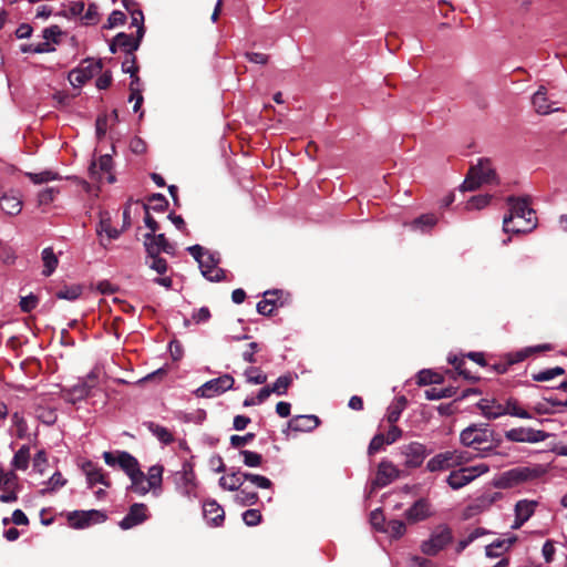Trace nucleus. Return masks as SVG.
<instances>
[{"mask_svg": "<svg viewBox=\"0 0 567 567\" xmlns=\"http://www.w3.org/2000/svg\"><path fill=\"white\" fill-rule=\"evenodd\" d=\"M461 443L478 452L476 456L486 457L502 444V439L488 424H471L460 434Z\"/></svg>", "mask_w": 567, "mask_h": 567, "instance_id": "1", "label": "nucleus"}, {"mask_svg": "<svg viewBox=\"0 0 567 567\" xmlns=\"http://www.w3.org/2000/svg\"><path fill=\"white\" fill-rule=\"evenodd\" d=\"M547 472L546 467L540 464L532 466H517L505 471L493 480L496 488L508 489L517 487L526 482L538 480Z\"/></svg>", "mask_w": 567, "mask_h": 567, "instance_id": "2", "label": "nucleus"}, {"mask_svg": "<svg viewBox=\"0 0 567 567\" xmlns=\"http://www.w3.org/2000/svg\"><path fill=\"white\" fill-rule=\"evenodd\" d=\"M498 176L489 158H480L477 164L471 165L466 177L461 185L463 192H473L484 184H497Z\"/></svg>", "mask_w": 567, "mask_h": 567, "instance_id": "3", "label": "nucleus"}, {"mask_svg": "<svg viewBox=\"0 0 567 567\" xmlns=\"http://www.w3.org/2000/svg\"><path fill=\"white\" fill-rule=\"evenodd\" d=\"M474 455L467 451L454 450L434 455L426 464L430 472L446 471L453 467L463 466L471 462Z\"/></svg>", "mask_w": 567, "mask_h": 567, "instance_id": "4", "label": "nucleus"}, {"mask_svg": "<svg viewBox=\"0 0 567 567\" xmlns=\"http://www.w3.org/2000/svg\"><path fill=\"white\" fill-rule=\"evenodd\" d=\"M453 542L452 529L447 525H439L429 539L422 542L421 551L427 556H436Z\"/></svg>", "mask_w": 567, "mask_h": 567, "instance_id": "5", "label": "nucleus"}, {"mask_svg": "<svg viewBox=\"0 0 567 567\" xmlns=\"http://www.w3.org/2000/svg\"><path fill=\"white\" fill-rule=\"evenodd\" d=\"M506 202L509 206V215L505 216L503 219V230L505 233H511L513 228L512 224L515 219L518 221L522 217H525V215L532 216L536 214L530 207L529 197L508 196Z\"/></svg>", "mask_w": 567, "mask_h": 567, "instance_id": "6", "label": "nucleus"}, {"mask_svg": "<svg viewBox=\"0 0 567 567\" xmlns=\"http://www.w3.org/2000/svg\"><path fill=\"white\" fill-rule=\"evenodd\" d=\"M488 471V465L483 463L475 466H463L458 470L452 471L446 477V483L452 489H460Z\"/></svg>", "mask_w": 567, "mask_h": 567, "instance_id": "7", "label": "nucleus"}, {"mask_svg": "<svg viewBox=\"0 0 567 567\" xmlns=\"http://www.w3.org/2000/svg\"><path fill=\"white\" fill-rule=\"evenodd\" d=\"M103 69L102 60L94 61L85 59L78 69L69 73V81L74 87H79L91 80L96 73Z\"/></svg>", "mask_w": 567, "mask_h": 567, "instance_id": "8", "label": "nucleus"}, {"mask_svg": "<svg viewBox=\"0 0 567 567\" xmlns=\"http://www.w3.org/2000/svg\"><path fill=\"white\" fill-rule=\"evenodd\" d=\"M103 458L109 466L117 465L128 477L140 470L137 458L126 451L104 452Z\"/></svg>", "mask_w": 567, "mask_h": 567, "instance_id": "9", "label": "nucleus"}, {"mask_svg": "<svg viewBox=\"0 0 567 567\" xmlns=\"http://www.w3.org/2000/svg\"><path fill=\"white\" fill-rule=\"evenodd\" d=\"M234 378L226 373L216 379H212L199 386L195 394L198 398H214L234 386Z\"/></svg>", "mask_w": 567, "mask_h": 567, "instance_id": "10", "label": "nucleus"}, {"mask_svg": "<svg viewBox=\"0 0 567 567\" xmlns=\"http://www.w3.org/2000/svg\"><path fill=\"white\" fill-rule=\"evenodd\" d=\"M549 433L530 427H515L505 432V437L509 442L517 443H538L545 441Z\"/></svg>", "mask_w": 567, "mask_h": 567, "instance_id": "11", "label": "nucleus"}, {"mask_svg": "<svg viewBox=\"0 0 567 567\" xmlns=\"http://www.w3.org/2000/svg\"><path fill=\"white\" fill-rule=\"evenodd\" d=\"M220 258L215 254H207L199 262L203 276L209 281H221L225 278V270L218 267Z\"/></svg>", "mask_w": 567, "mask_h": 567, "instance_id": "12", "label": "nucleus"}, {"mask_svg": "<svg viewBox=\"0 0 567 567\" xmlns=\"http://www.w3.org/2000/svg\"><path fill=\"white\" fill-rule=\"evenodd\" d=\"M147 506L143 503H134L131 505L128 513L120 522V527L124 530L131 529L148 518Z\"/></svg>", "mask_w": 567, "mask_h": 567, "instance_id": "13", "label": "nucleus"}, {"mask_svg": "<svg viewBox=\"0 0 567 567\" xmlns=\"http://www.w3.org/2000/svg\"><path fill=\"white\" fill-rule=\"evenodd\" d=\"M399 470L392 462L386 460L381 461L378 466L375 478L372 482V487L381 488L389 485L399 477Z\"/></svg>", "mask_w": 567, "mask_h": 567, "instance_id": "14", "label": "nucleus"}, {"mask_svg": "<svg viewBox=\"0 0 567 567\" xmlns=\"http://www.w3.org/2000/svg\"><path fill=\"white\" fill-rule=\"evenodd\" d=\"M106 516L96 509L87 512L75 511L69 515V522L73 528H84L92 522H104Z\"/></svg>", "mask_w": 567, "mask_h": 567, "instance_id": "15", "label": "nucleus"}, {"mask_svg": "<svg viewBox=\"0 0 567 567\" xmlns=\"http://www.w3.org/2000/svg\"><path fill=\"white\" fill-rule=\"evenodd\" d=\"M402 454L405 456L404 465L410 468L419 467L425 457V447L421 443L412 442L402 446Z\"/></svg>", "mask_w": 567, "mask_h": 567, "instance_id": "16", "label": "nucleus"}, {"mask_svg": "<svg viewBox=\"0 0 567 567\" xmlns=\"http://www.w3.org/2000/svg\"><path fill=\"white\" fill-rule=\"evenodd\" d=\"M203 516L214 527L221 526L225 520V512L215 499H208L203 503Z\"/></svg>", "mask_w": 567, "mask_h": 567, "instance_id": "17", "label": "nucleus"}, {"mask_svg": "<svg viewBox=\"0 0 567 567\" xmlns=\"http://www.w3.org/2000/svg\"><path fill=\"white\" fill-rule=\"evenodd\" d=\"M487 413L489 415V420H495L504 414H509L520 419H532V415L526 410L522 409L517 400L514 399L507 400L506 405L497 404L496 412L488 411Z\"/></svg>", "mask_w": 567, "mask_h": 567, "instance_id": "18", "label": "nucleus"}, {"mask_svg": "<svg viewBox=\"0 0 567 567\" xmlns=\"http://www.w3.org/2000/svg\"><path fill=\"white\" fill-rule=\"evenodd\" d=\"M404 516L411 524L426 519L431 516L430 503L425 498L415 501L413 505L405 511Z\"/></svg>", "mask_w": 567, "mask_h": 567, "instance_id": "19", "label": "nucleus"}, {"mask_svg": "<svg viewBox=\"0 0 567 567\" xmlns=\"http://www.w3.org/2000/svg\"><path fill=\"white\" fill-rule=\"evenodd\" d=\"M112 167H113V159H112L111 155L105 154V155L100 156L99 163L96 164L95 162H92L89 167L91 178L100 179L101 178L100 173H105V174H109L107 182L114 183L115 176L111 173Z\"/></svg>", "mask_w": 567, "mask_h": 567, "instance_id": "20", "label": "nucleus"}, {"mask_svg": "<svg viewBox=\"0 0 567 567\" xmlns=\"http://www.w3.org/2000/svg\"><path fill=\"white\" fill-rule=\"evenodd\" d=\"M0 208L10 216L20 214L22 209V199L18 192L10 190L0 197Z\"/></svg>", "mask_w": 567, "mask_h": 567, "instance_id": "21", "label": "nucleus"}, {"mask_svg": "<svg viewBox=\"0 0 567 567\" xmlns=\"http://www.w3.org/2000/svg\"><path fill=\"white\" fill-rule=\"evenodd\" d=\"M82 468L86 475V480L90 487H92L96 483H100L105 487L111 486V481L107 477V475L103 472L101 467H97L95 464H93V462H85Z\"/></svg>", "mask_w": 567, "mask_h": 567, "instance_id": "22", "label": "nucleus"}, {"mask_svg": "<svg viewBox=\"0 0 567 567\" xmlns=\"http://www.w3.org/2000/svg\"><path fill=\"white\" fill-rule=\"evenodd\" d=\"M320 424L316 415H296L288 422V429L295 432H310Z\"/></svg>", "mask_w": 567, "mask_h": 567, "instance_id": "23", "label": "nucleus"}, {"mask_svg": "<svg viewBox=\"0 0 567 567\" xmlns=\"http://www.w3.org/2000/svg\"><path fill=\"white\" fill-rule=\"evenodd\" d=\"M176 478L183 484L186 494L189 495L194 491L196 487V475L189 461L183 463L182 471L176 473Z\"/></svg>", "mask_w": 567, "mask_h": 567, "instance_id": "24", "label": "nucleus"}, {"mask_svg": "<svg viewBox=\"0 0 567 567\" xmlns=\"http://www.w3.org/2000/svg\"><path fill=\"white\" fill-rule=\"evenodd\" d=\"M533 105L535 107V111L538 114H549L555 111H559L558 107H551V105L548 103L547 99V91L544 86H540L536 93L533 95Z\"/></svg>", "mask_w": 567, "mask_h": 567, "instance_id": "25", "label": "nucleus"}, {"mask_svg": "<svg viewBox=\"0 0 567 567\" xmlns=\"http://www.w3.org/2000/svg\"><path fill=\"white\" fill-rule=\"evenodd\" d=\"M144 426L154 435L157 437V440L168 445L174 442V435L173 433L165 426H162L155 422L148 421L144 422Z\"/></svg>", "mask_w": 567, "mask_h": 567, "instance_id": "26", "label": "nucleus"}, {"mask_svg": "<svg viewBox=\"0 0 567 567\" xmlns=\"http://www.w3.org/2000/svg\"><path fill=\"white\" fill-rule=\"evenodd\" d=\"M245 482L244 473L240 471L233 472L227 476L219 478V486L227 491H239Z\"/></svg>", "mask_w": 567, "mask_h": 567, "instance_id": "27", "label": "nucleus"}, {"mask_svg": "<svg viewBox=\"0 0 567 567\" xmlns=\"http://www.w3.org/2000/svg\"><path fill=\"white\" fill-rule=\"evenodd\" d=\"M130 480L131 485L127 489L135 494L145 495L152 489L147 488V478L141 468L135 474H133V476H130Z\"/></svg>", "mask_w": 567, "mask_h": 567, "instance_id": "28", "label": "nucleus"}, {"mask_svg": "<svg viewBox=\"0 0 567 567\" xmlns=\"http://www.w3.org/2000/svg\"><path fill=\"white\" fill-rule=\"evenodd\" d=\"M279 293H281L280 290H268L264 292V300L257 303L258 313L266 317L272 316L276 307V300L268 299V296H278Z\"/></svg>", "mask_w": 567, "mask_h": 567, "instance_id": "29", "label": "nucleus"}, {"mask_svg": "<svg viewBox=\"0 0 567 567\" xmlns=\"http://www.w3.org/2000/svg\"><path fill=\"white\" fill-rule=\"evenodd\" d=\"M537 506V501L520 499L515 504L514 513L527 522L534 515Z\"/></svg>", "mask_w": 567, "mask_h": 567, "instance_id": "30", "label": "nucleus"}, {"mask_svg": "<svg viewBox=\"0 0 567 567\" xmlns=\"http://www.w3.org/2000/svg\"><path fill=\"white\" fill-rule=\"evenodd\" d=\"M43 270L42 275L45 277L51 276L58 267L59 260L51 247L42 250Z\"/></svg>", "mask_w": 567, "mask_h": 567, "instance_id": "31", "label": "nucleus"}, {"mask_svg": "<svg viewBox=\"0 0 567 567\" xmlns=\"http://www.w3.org/2000/svg\"><path fill=\"white\" fill-rule=\"evenodd\" d=\"M118 48L123 50L126 55L134 54V52L138 49V42L134 41V38L131 34L125 32H120L115 35Z\"/></svg>", "mask_w": 567, "mask_h": 567, "instance_id": "32", "label": "nucleus"}, {"mask_svg": "<svg viewBox=\"0 0 567 567\" xmlns=\"http://www.w3.org/2000/svg\"><path fill=\"white\" fill-rule=\"evenodd\" d=\"M30 461V447L22 445L14 454L11 465L14 470L25 471Z\"/></svg>", "mask_w": 567, "mask_h": 567, "instance_id": "33", "label": "nucleus"}, {"mask_svg": "<svg viewBox=\"0 0 567 567\" xmlns=\"http://www.w3.org/2000/svg\"><path fill=\"white\" fill-rule=\"evenodd\" d=\"M437 224V218L434 214H423L415 218L411 224V228L414 230L426 231L433 228Z\"/></svg>", "mask_w": 567, "mask_h": 567, "instance_id": "34", "label": "nucleus"}, {"mask_svg": "<svg viewBox=\"0 0 567 567\" xmlns=\"http://www.w3.org/2000/svg\"><path fill=\"white\" fill-rule=\"evenodd\" d=\"M164 467L159 464L153 465L148 468L147 474V488L154 492L162 487Z\"/></svg>", "mask_w": 567, "mask_h": 567, "instance_id": "35", "label": "nucleus"}, {"mask_svg": "<svg viewBox=\"0 0 567 567\" xmlns=\"http://www.w3.org/2000/svg\"><path fill=\"white\" fill-rule=\"evenodd\" d=\"M25 176L33 183V184H43L51 181H59L62 177L58 172L45 169L40 173H25Z\"/></svg>", "mask_w": 567, "mask_h": 567, "instance_id": "36", "label": "nucleus"}, {"mask_svg": "<svg viewBox=\"0 0 567 567\" xmlns=\"http://www.w3.org/2000/svg\"><path fill=\"white\" fill-rule=\"evenodd\" d=\"M416 378L419 385L440 384L443 382V377L432 370H422L417 373Z\"/></svg>", "mask_w": 567, "mask_h": 567, "instance_id": "37", "label": "nucleus"}, {"mask_svg": "<svg viewBox=\"0 0 567 567\" xmlns=\"http://www.w3.org/2000/svg\"><path fill=\"white\" fill-rule=\"evenodd\" d=\"M457 389L454 386H447L443 389L431 388L425 390L424 395L427 400H439L443 398H452L456 394Z\"/></svg>", "mask_w": 567, "mask_h": 567, "instance_id": "38", "label": "nucleus"}, {"mask_svg": "<svg viewBox=\"0 0 567 567\" xmlns=\"http://www.w3.org/2000/svg\"><path fill=\"white\" fill-rule=\"evenodd\" d=\"M406 532V526L403 520L400 519H391L386 523L384 533L389 534L392 538H400Z\"/></svg>", "mask_w": 567, "mask_h": 567, "instance_id": "39", "label": "nucleus"}, {"mask_svg": "<svg viewBox=\"0 0 567 567\" xmlns=\"http://www.w3.org/2000/svg\"><path fill=\"white\" fill-rule=\"evenodd\" d=\"M82 293V287L80 285L64 286L55 292L56 298L73 301L78 299Z\"/></svg>", "mask_w": 567, "mask_h": 567, "instance_id": "40", "label": "nucleus"}, {"mask_svg": "<svg viewBox=\"0 0 567 567\" xmlns=\"http://www.w3.org/2000/svg\"><path fill=\"white\" fill-rule=\"evenodd\" d=\"M536 227V216L532 215H525V217H522L518 221H516L515 225H513V228L511 233H526L530 231Z\"/></svg>", "mask_w": 567, "mask_h": 567, "instance_id": "41", "label": "nucleus"}, {"mask_svg": "<svg viewBox=\"0 0 567 567\" xmlns=\"http://www.w3.org/2000/svg\"><path fill=\"white\" fill-rule=\"evenodd\" d=\"M489 532L483 527L475 528L466 538L461 539L456 545V554H461L470 544L481 536L488 534Z\"/></svg>", "mask_w": 567, "mask_h": 567, "instance_id": "42", "label": "nucleus"}, {"mask_svg": "<svg viewBox=\"0 0 567 567\" xmlns=\"http://www.w3.org/2000/svg\"><path fill=\"white\" fill-rule=\"evenodd\" d=\"M259 497L256 492H248L246 488H240L235 496V501L241 506H251L258 502Z\"/></svg>", "mask_w": 567, "mask_h": 567, "instance_id": "43", "label": "nucleus"}, {"mask_svg": "<svg viewBox=\"0 0 567 567\" xmlns=\"http://www.w3.org/2000/svg\"><path fill=\"white\" fill-rule=\"evenodd\" d=\"M140 78L136 74V78H132V81L130 83V101H133L135 96H137V102L133 106V111L136 113L140 111L142 103H143V95L141 93V90L138 89Z\"/></svg>", "mask_w": 567, "mask_h": 567, "instance_id": "44", "label": "nucleus"}, {"mask_svg": "<svg viewBox=\"0 0 567 567\" xmlns=\"http://www.w3.org/2000/svg\"><path fill=\"white\" fill-rule=\"evenodd\" d=\"M11 420H12L13 426L17 430V436L19 439L25 437V435L28 433V423H27L25 419L23 417V415L19 412H14L11 415Z\"/></svg>", "mask_w": 567, "mask_h": 567, "instance_id": "45", "label": "nucleus"}, {"mask_svg": "<svg viewBox=\"0 0 567 567\" xmlns=\"http://www.w3.org/2000/svg\"><path fill=\"white\" fill-rule=\"evenodd\" d=\"M492 197L488 194L472 196L466 203V209H482L489 204Z\"/></svg>", "mask_w": 567, "mask_h": 567, "instance_id": "46", "label": "nucleus"}, {"mask_svg": "<svg viewBox=\"0 0 567 567\" xmlns=\"http://www.w3.org/2000/svg\"><path fill=\"white\" fill-rule=\"evenodd\" d=\"M148 203L151 205L150 209H153L154 212H165L168 207V200L163 194H153L148 197Z\"/></svg>", "mask_w": 567, "mask_h": 567, "instance_id": "47", "label": "nucleus"}, {"mask_svg": "<svg viewBox=\"0 0 567 567\" xmlns=\"http://www.w3.org/2000/svg\"><path fill=\"white\" fill-rule=\"evenodd\" d=\"M292 383V378L290 374L279 377L276 382L270 386L272 393L278 395L285 394Z\"/></svg>", "mask_w": 567, "mask_h": 567, "instance_id": "48", "label": "nucleus"}, {"mask_svg": "<svg viewBox=\"0 0 567 567\" xmlns=\"http://www.w3.org/2000/svg\"><path fill=\"white\" fill-rule=\"evenodd\" d=\"M146 235L151 239H155L156 244L159 245V247L162 248L163 252H165L167 255H174L175 254V246L167 240V238L165 237L164 234L156 235V233L155 234L147 233Z\"/></svg>", "mask_w": 567, "mask_h": 567, "instance_id": "49", "label": "nucleus"}, {"mask_svg": "<svg viewBox=\"0 0 567 567\" xmlns=\"http://www.w3.org/2000/svg\"><path fill=\"white\" fill-rule=\"evenodd\" d=\"M66 484V480L63 477V475L60 472H55L50 480L48 481V487L42 489L41 493H52L56 489L63 487Z\"/></svg>", "mask_w": 567, "mask_h": 567, "instance_id": "50", "label": "nucleus"}, {"mask_svg": "<svg viewBox=\"0 0 567 567\" xmlns=\"http://www.w3.org/2000/svg\"><path fill=\"white\" fill-rule=\"evenodd\" d=\"M240 455L244 457V464L249 467H257L262 463V455L257 452L241 450Z\"/></svg>", "mask_w": 567, "mask_h": 567, "instance_id": "51", "label": "nucleus"}, {"mask_svg": "<svg viewBox=\"0 0 567 567\" xmlns=\"http://www.w3.org/2000/svg\"><path fill=\"white\" fill-rule=\"evenodd\" d=\"M244 478L259 488H270L272 486V482L268 477L259 474L244 473Z\"/></svg>", "mask_w": 567, "mask_h": 567, "instance_id": "52", "label": "nucleus"}, {"mask_svg": "<svg viewBox=\"0 0 567 567\" xmlns=\"http://www.w3.org/2000/svg\"><path fill=\"white\" fill-rule=\"evenodd\" d=\"M370 523L371 525L379 532H383L385 529L386 523L385 517L383 515L382 509L377 508L371 512L370 514Z\"/></svg>", "mask_w": 567, "mask_h": 567, "instance_id": "53", "label": "nucleus"}, {"mask_svg": "<svg viewBox=\"0 0 567 567\" xmlns=\"http://www.w3.org/2000/svg\"><path fill=\"white\" fill-rule=\"evenodd\" d=\"M245 374L249 383L264 384L267 381V375L258 368H249Z\"/></svg>", "mask_w": 567, "mask_h": 567, "instance_id": "54", "label": "nucleus"}, {"mask_svg": "<svg viewBox=\"0 0 567 567\" xmlns=\"http://www.w3.org/2000/svg\"><path fill=\"white\" fill-rule=\"evenodd\" d=\"M58 193H59V189L55 187H48V188L41 190L38 195L39 206L50 205L54 200Z\"/></svg>", "mask_w": 567, "mask_h": 567, "instance_id": "55", "label": "nucleus"}, {"mask_svg": "<svg viewBox=\"0 0 567 567\" xmlns=\"http://www.w3.org/2000/svg\"><path fill=\"white\" fill-rule=\"evenodd\" d=\"M122 71L124 73H130L131 78H136V73H138V65L135 54L125 56L122 63Z\"/></svg>", "mask_w": 567, "mask_h": 567, "instance_id": "56", "label": "nucleus"}, {"mask_svg": "<svg viewBox=\"0 0 567 567\" xmlns=\"http://www.w3.org/2000/svg\"><path fill=\"white\" fill-rule=\"evenodd\" d=\"M92 391V384L85 385L81 382L75 384L71 390V395L73 400H83L87 398L91 394Z\"/></svg>", "mask_w": 567, "mask_h": 567, "instance_id": "57", "label": "nucleus"}, {"mask_svg": "<svg viewBox=\"0 0 567 567\" xmlns=\"http://www.w3.org/2000/svg\"><path fill=\"white\" fill-rule=\"evenodd\" d=\"M39 298L35 295L30 293L29 296L21 297L19 306L21 311L28 313L31 312L34 308H37Z\"/></svg>", "mask_w": 567, "mask_h": 567, "instance_id": "58", "label": "nucleus"}, {"mask_svg": "<svg viewBox=\"0 0 567 567\" xmlns=\"http://www.w3.org/2000/svg\"><path fill=\"white\" fill-rule=\"evenodd\" d=\"M384 444H386L384 434H382V433L375 434L372 437V440L368 446V454L373 455V454L378 453L379 451H381L383 449Z\"/></svg>", "mask_w": 567, "mask_h": 567, "instance_id": "59", "label": "nucleus"}, {"mask_svg": "<svg viewBox=\"0 0 567 567\" xmlns=\"http://www.w3.org/2000/svg\"><path fill=\"white\" fill-rule=\"evenodd\" d=\"M262 516L258 509H247L243 513V520L248 526H257Z\"/></svg>", "mask_w": 567, "mask_h": 567, "instance_id": "60", "label": "nucleus"}, {"mask_svg": "<svg viewBox=\"0 0 567 567\" xmlns=\"http://www.w3.org/2000/svg\"><path fill=\"white\" fill-rule=\"evenodd\" d=\"M503 550H505V542H502V539H496L486 546L485 554L487 557L495 558L498 557Z\"/></svg>", "mask_w": 567, "mask_h": 567, "instance_id": "61", "label": "nucleus"}, {"mask_svg": "<svg viewBox=\"0 0 567 567\" xmlns=\"http://www.w3.org/2000/svg\"><path fill=\"white\" fill-rule=\"evenodd\" d=\"M144 246L147 252V257H157L163 252L159 245L156 244L155 239H151L147 235H144Z\"/></svg>", "mask_w": 567, "mask_h": 567, "instance_id": "62", "label": "nucleus"}, {"mask_svg": "<svg viewBox=\"0 0 567 567\" xmlns=\"http://www.w3.org/2000/svg\"><path fill=\"white\" fill-rule=\"evenodd\" d=\"M125 21H126L125 14L122 11L115 10L110 14V17L107 19V23L104 25V28L112 29L116 25L124 24Z\"/></svg>", "mask_w": 567, "mask_h": 567, "instance_id": "63", "label": "nucleus"}, {"mask_svg": "<svg viewBox=\"0 0 567 567\" xmlns=\"http://www.w3.org/2000/svg\"><path fill=\"white\" fill-rule=\"evenodd\" d=\"M86 24H96L100 20V14L97 11V6L95 3H90L87 10L83 17Z\"/></svg>", "mask_w": 567, "mask_h": 567, "instance_id": "64", "label": "nucleus"}]
</instances>
